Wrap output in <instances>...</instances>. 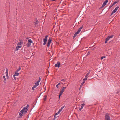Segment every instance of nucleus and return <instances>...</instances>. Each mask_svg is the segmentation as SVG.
Returning a JSON list of instances; mask_svg holds the SVG:
<instances>
[{"label": "nucleus", "instance_id": "obj_38", "mask_svg": "<svg viewBox=\"0 0 120 120\" xmlns=\"http://www.w3.org/2000/svg\"><path fill=\"white\" fill-rule=\"evenodd\" d=\"M116 4V2H113L112 4V5H114L115 4Z\"/></svg>", "mask_w": 120, "mask_h": 120}, {"label": "nucleus", "instance_id": "obj_22", "mask_svg": "<svg viewBox=\"0 0 120 120\" xmlns=\"http://www.w3.org/2000/svg\"><path fill=\"white\" fill-rule=\"evenodd\" d=\"M119 8V7L117 6L116 8L114 10L116 11L117 10L118 8Z\"/></svg>", "mask_w": 120, "mask_h": 120}, {"label": "nucleus", "instance_id": "obj_35", "mask_svg": "<svg viewBox=\"0 0 120 120\" xmlns=\"http://www.w3.org/2000/svg\"><path fill=\"white\" fill-rule=\"evenodd\" d=\"M26 39L28 41V40H29L30 39L29 38H26Z\"/></svg>", "mask_w": 120, "mask_h": 120}, {"label": "nucleus", "instance_id": "obj_9", "mask_svg": "<svg viewBox=\"0 0 120 120\" xmlns=\"http://www.w3.org/2000/svg\"><path fill=\"white\" fill-rule=\"evenodd\" d=\"M41 80L40 78L39 77V79L37 81V82L35 83L37 85H39V82H40Z\"/></svg>", "mask_w": 120, "mask_h": 120}, {"label": "nucleus", "instance_id": "obj_50", "mask_svg": "<svg viewBox=\"0 0 120 120\" xmlns=\"http://www.w3.org/2000/svg\"><path fill=\"white\" fill-rule=\"evenodd\" d=\"M58 114L57 113H56L55 114V116H56V115H58Z\"/></svg>", "mask_w": 120, "mask_h": 120}, {"label": "nucleus", "instance_id": "obj_28", "mask_svg": "<svg viewBox=\"0 0 120 120\" xmlns=\"http://www.w3.org/2000/svg\"><path fill=\"white\" fill-rule=\"evenodd\" d=\"M105 58V56H103L101 57V60H102L104 58Z\"/></svg>", "mask_w": 120, "mask_h": 120}, {"label": "nucleus", "instance_id": "obj_48", "mask_svg": "<svg viewBox=\"0 0 120 120\" xmlns=\"http://www.w3.org/2000/svg\"><path fill=\"white\" fill-rule=\"evenodd\" d=\"M83 81H85V80H86V78H85V79H83Z\"/></svg>", "mask_w": 120, "mask_h": 120}, {"label": "nucleus", "instance_id": "obj_27", "mask_svg": "<svg viewBox=\"0 0 120 120\" xmlns=\"http://www.w3.org/2000/svg\"><path fill=\"white\" fill-rule=\"evenodd\" d=\"M90 72V70L86 74V75L88 76L89 75Z\"/></svg>", "mask_w": 120, "mask_h": 120}, {"label": "nucleus", "instance_id": "obj_1", "mask_svg": "<svg viewBox=\"0 0 120 120\" xmlns=\"http://www.w3.org/2000/svg\"><path fill=\"white\" fill-rule=\"evenodd\" d=\"M29 107V105H28L25 107H24L22 110H21L19 112V115L20 116H22L25 114L28 111V108Z\"/></svg>", "mask_w": 120, "mask_h": 120}, {"label": "nucleus", "instance_id": "obj_42", "mask_svg": "<svg viewBox=\"0 0 120 120\" xmlns=\"http://www.w3.org/2000/svg\"><path fill=\"white\" fill-rule=\"evenodd\" d=\"M60 112V111L59 110L57 112V113L58 114Z\"/></svg>", "mask_w": 120, "mask_h": 120}, {"label": "nucleus", "instance_id": "obj_47", "mask_svg": "<svg viewBox=\"0 0 120 120\" xmlns=\"http://www.w3.org/2000/svg\"><path fill=\"white\" fill-rule=\"evenodd\" d=\"M106 41V40H105V43H107V41Z\"/></svg>", "mask_w": 120, "mask_h": 120}, {"label": "nucleus", "instance_id": "obj_14", "mask_svg": "<svg viewBox=\"0 0 120 120\" xmlns=\"http://www.w3.org/2000/svg\"><path fill=\"white\" fill-rule=\"evenodd\" d=\"M18 72H17L16 71L15 72V74L13 76H18L19 75V73H18Z\"/></svg>", "mask_w": 120, "mask_h": 120}, {"label": "nucleus", "instance_id": "obj_8", "mask_svg": "<svg viewBox=\"0 0 120 120\" xmlns=\"http://www.w3.org/2000/svg\"><path fill=\"white\" fill-rule=\"evenodd\" d=\"M108 2V0H106L103 3L102 5V7H104L105 5H106V4L107 3V2Z\"/></svg>", "mask_w": 120, "mask_h": 120}, {"label": "nucleus", "instance_id": "obj_46", "mask_svg": "<svg viewBox=\"0 0 120 120\" xmlns=\"http://www.w3.org/2000/svg\"><path fill=\"white\" fill-rule=\"evenodd\" d=\"M6 81L4 80V82L5 84H6V82L5 81Z\"/></svg>", "mask_w": 120, "mask_h": 120}, {"label": "nucleus", "instance_id": "obj_44", "mask_svg": "<svg viewBox=\"0 0 120 120\" xmlns=\"http://www.w3.org/2000/svg\"><path fill=\"white\" fill-rule=\"evenodd\" d=\"M34 88L33 87H32V90H34V88Z\"/></svg>", "mask_w": 120, "mask_h": 120}, {"label": "nucleus", "instance_id": "obj_45", "mask_svg": "<svg viewBox=\"0 0 120 120\" xmlns=\"http://www.w3.org/2000/svg\"><path fill=\"white\" fill-rule=\"evenodd\" d=\"M14 76V78L15 80H16V78L15 77V76Z\"/></svg>", "mask_w": 120, "mask_h": 120}, {"label": "nucleus", "instance_id": "obj_4", "mask_svg": "<svg viewBox=\"0 0 120 120\" xmlns=\"http://www.w3.org/2000/svg\"><path fill=\"white\" fill-rule=\"evenodd\" d=\"M66 88V87H63L62 89H61L59 93L60 94V95H62V93L65 90V89Z\"/></svg>", "mask_w": 120, "mask_h": 120}, {"label": "nucleus", "instance_id": "obj_32", "mask_svg": "<svg viewBox=\"0 0 120 120\" xmlns=\"http://www.w3.org/2000/svg\"><path fill=\"white\" fill-rule=\"evenodd\" d=\"M17 47L19 49L21 48V47H22V46L21 45H17Z\"/></svg>", "mask_w": 120, "mask_h": 120}, {"label": "nucleus", "instance_id": "obj_51", "mask_svg": "<svg viewBox=\"0 0 120 120\" xmlns=\"http://www.w3.org/2000/svg\"><path fill=\"white\" fill-rule=\"evenodd\" d=\"M119 92V91H117L116 92V93L117 94H118Z\"/></svg>", "mask_w": 120, "mask_h": 120}, {"label": "nucleus", "instance_id": "obj_7", "mask_svg": "<svg viewBox=\"0 0 120 120\" xmlns=\"http://www.w3.org/2000/svg\"><path fill=\"white\" fill-rule=\"evenodd\" d=\"M60 63L58 61L57 64H56L55 65V66L58 68L60 67Z\"/></svg>", "mask_w": 120, "mask_h": 120}, {"label": "nucleus", "instance_id": "obj_49", "mask_svg": "<svg viewBox=\"0 0 120 120\" xmlns=\"http://www.w3.org/2000/svg\"><path fill=\"white\" fill-rule=\"evenodd\" d=\"M58 84H57V85H56V87H57V88H58Z\"/></svg>", "mask_w": 120, "mask_h": 120}, {"label": "nucleus", "instance_id": "obj_43", "mask_svg": "<svg viewBox=\"0 0 120 120\" xmlns=\"http://www.w3.org/2000/svg\"><path fill=\"white\" fill-rule=\"evenodd\" d=\"M61 95H60V93H59V99H60V96Z\"/></svg>", "mask_w": 120, "mask_h": 120}, {"label": "nucleus", "instance_id": "obj_26", "mask_svg": "<svg viewBox=\"0 0 120 120\" xmlns=\"http://www.w3.org/2000/svg\"><path fill=\"white\" fill-rule=\"evenodd\" d=\"M21 68L20 67H19V68L18 69H17V70L16 71H17V72H18L19 71L21 70Z\"/></svg>", "mask_w": 120, "mask_h": 120}, {"label": "nucleus", "instance_id": "obj_17", "mask_svg": "<svg viewBox=\"0 0 120 120\" xmlns=\"http://www.w3.org/2000/svg\"><path fill=\"white\" fill-rule=\"evenodd\" d=\"M6 76L8 75V69L7 68L6 69V72H5Z\"/></svg>", "mask_w": 120, "mask_h": 120}, {"label": "nucleus", "instance_id": "obj_33", "mask_svg": "<svg viewBox=\"0 0 120 120\" xmlns=\"http://www.w3.org/2000/svg\"><path fill=\"white\" fill-rule=\"evenodd\" d=\"M90 54V52L89 51L87 53V54L86 55V56H87Z\"/></svg>", "mask_w": 120, "mask_h": 120}, {"label": "nucleus", "instance_id": "obj_16", "mask_svg": "<svg viewBox=\"0 0 120 120\" xmlns=\"http://www.w3.org/2000/svg\"><path fill=\"white\" fill-rule=\"evenodd\" d=\"M116 11L115 10H114L112 11L111 13V14L110 15V16H112V14L114 13H115L116 12Z\"/></svg>", "mask_w": 120, "mask_h": 120}, {"label": "nucleus", "instance_id": "obj_25", "mask_svg": "<svg viewBox=\"0 0 120 120\" xmlns=\"http://www.w3.org/2000/svg\"><path fill=\"white\" fill-rule=\"evenodd\" d=\"M28 42H30L31 43H32L33 42L31 39H30L29 40H28Z\"/></svg>", "mask_w": 120, "mask_h": 120}, {"label": "nucleus", "instance_id": "obj_2", "mask_svg": "<svg viewBox=\"0 0 120 120\" xmlns=\"http://www.w3.org/2000/svg\"><path fill=\"white\" fill-rule=\"evenodd\" d=\"M105 120H110V117L109 114L108 113H106L105 115Z\"/></svg>", "mask_w": 120, "mask_h": 120}, {"label": "nucleus", "instance_id": "obj_13", "mask_svg": "<svg viewBox=\"0 0 120 120\" xmlns=\"http://www.w3.org/2000/svg\"><path fill=\"white\" fill-rule=\"evenodd\" d=\"M85 83V81H83V82H82L81 83V84L80 85V87L79 88V90H80V89H81V87H82V86L83 84L84 83Z\"/></svg>", "mask_w": 120, "mask_h": 120}, {"label": "nucleus", "instance_id": "obj_52", "mask_svg": "<svg viewBox=\"0 0 120 120\" xmlns=\"http://www.w3.org/2000/svg\"><path fill=\"white\" fill-rule=\"evenodd\" d=\"M60 83H59L58 84V85H60Z\"/></svg>", "mask_w": 120, "mask_h": 120}, {"label": "nucleus", "instance_id": "obj_37", "mask_svg": "<svg viewBox=\"0 0 120 120\" xmlns=\"http://www.w3.org/2000/svg\"><path fill=\"white\" fill-rule=\"evenodd\" d=\"M58 1V0H53V1H54L56 2V3H57L58 2H57V1Z\"/></svg>", "mask_w": 120, "mask_h": 120}, {"label": "nucleus", "instance_id": "obj_34", "mask_svg": "<svg viewBox=\"0 0 120 120\" xmlns=\"http://www.w3.org/2000/svg\"><path fill=\"white\" fill-rule=\"evenodd\" d=\"M58 117L57 116H55V115L53 119L54 120H55V118L56 117Z\"/></svg>", "mask_w": 120, "mask_h": 120}, {"label": "nucleus", "instance_id": "obj_21", "mask_svg": "<svg viewBox=\"0 0 120 120\" xmlns=\"http://www.w3.org/2000/svg\"><path fill=\"white\" fill-rule=\"evenodd\" d=\"M38 86V85H37L36 84H35V85H34L33 86V87L34 88H36L37 87V86Z\"/></svg>", "mask_w": 120, "mask_h": 120}, {"label": "nucleus", "instance_id": "obj_29", "mask_svg": "<svg viewBox=\"0 0 120 120\" xmlns=\"http://www.w3.org/2000/svg\"><path fill=\"white\" fill-rule=\"evenodd\" d=\"M19 49V48L18 47H17L15 49V50L16 51L18 50Z\"/></svg>", "mask_w": 120, "mask_h": 120}, {"label": "nucleus", "instance_id": "obj_18", "mask_svg": "<svg viewBox=\"0 0 120 120\" xmlns=\"http://www.w3.org/2000/svg\"><path fill=\"white\" fill-rule=\"evenodd\" d=\"M65 106L64 105V106H63V107H61V108L59 110L61 112L62 110L63 109L64 107Z\"/></svg>", "mask_w": 120, "mask_h": 120}, {"label": "nucleus", "instance_id": "obj_53", "mask_svg": "<svg viewBox=\"0 0 120 120\" xmlns=\"http://www.w3.org/2000/svg\"><path fill=\"white\" fill-rule=\"evenodd\" d=\"M55 25H54V27L55 26Z\"/></svg>", "mask_w": 120, "mask_h": 120}, {"label": "nucleus", "instance_id": "obj_40", "mask_svg": "<svg viewBox=\"0 0 120 120\" xmlns=\"http://www.w3.org/2000/svg\"><path fill=\"white\" fill-rule=\"evenodd\" d=\"M119 1V0H117L116 1H115L116 2V3L118 2Z\"/></svg>", "mask_w": 120, "mask_h": 120}, {"label": "nucleus", "instance_id": "obj_15", "mask_svg": "<svg viewBox=\"0 0 120 120\" xmlns=\"http://www.w3.org/2000/svg\"><path fill=\"white\" fill-rule=\"evenodd\" d=\"M31 43H30V42H28L27 43V45H26L27 46V47H29L31 45Z\"/></svg>", "mask_w": 120, "mask_h": 120}, {"label": "nucleus", "instance_id": "obj_20", "mask_svg": "<svg viewBox=\"0 0 120 120\" xmlns=\"http://www.w3.org/2000/svg\"><path fill=\"white\" fill-rule=\"evenodd\" d=\"M38 22V21L37 19H36V21L35 22V24H37Z\"/></svg>", "mask_w": 120, "mask_h": 120}, {"label": "nucleus", "instance_id": "obj_10", "mask_svg": "<svg viewBox=\"0 0 120 120\" xmlns=\"http://www.w3.org/2000/svg\"><path fill=\"white\" fill-rule=\"evenodd\" d=\"M23 44V42L22 40H20V42H19L18 44L17 45H21Z\"/></svg>", "mask_w": 120, "mask_h": 120}, {"label": "nucleus", "instance_id": "obj_19", "mask_svg": "<svg viewBox=\"0 0 120 120\" xmlns=\"http://www.w3.org/2000/svg\"><path fill=\"white\" fill-rule=\"evenodd\" d=\"M77 34H77L76 33H75V34H74V36L73 37V39H74L76 37V36L77 35Z\"/></svg>", "mask_w": 120, "mask_h": 120}, {"label": "nucleus", "instance_id": "obj_23", "mask_svg": "<svg viewBox=\"0 0 120 120\" xmlns=\"http://www.w3.org/2000/svg\"><path fill=\"white\" fill-rule=\"evenodd\" d=\"M109 38V39L110 38H112L113 37V35H111V36H108Z\"/></svg>", "mask_w": 120, "mask_h": 120}, {"label": "nucleus", "instance_id": "obj_12", "mask_svg": "<svg viewBox=\"0 0 120 120\" xmlns=\"http://www.w3.org/2000/svg\"><path fill=\"white\" fill-rule=\"evenodd\" d=\"M47 98V95H45L43 97V100L44 101H46Z\"/></svg>", "mask_w": 120, "mask_h": 120}, {"label": "nucleus", "instance_id": "obj_36", "mask_svg": "<svg viewBox=\"0 0 120 120\" xmlns=\"http://www.w3.org/2000/svg\"><path fill=\"white\" fill-rule=\"evenodd\" d=\"M61 81H66V80L64 79H63L61 80Z\"/></svg>", "mask_w": 120, "mask_h": 120}, {"label": "nucleus", "instance_id": "obj_31", "mask_svg": "<svg viewBox=\"0 0 120 120\" xmlns=\"http://www.w3.org/2000/svg\"><path fill=\"white\" fill-rule=\"evenodd\" d=\"M88 75H86L85 76V78H86V80H87V76Z\"/></svg>", "mask_w": 120, "mask_h": 120}, {"label": "nucleus", "instance_id": "obj_24", "mask_svg": "<svg viewBox=\"0 0 120 120\" xmlns=\"http://www.w3.org/2000/svg\"><path fill=\"white\" fill-rule=\"evenodd\" d=\"M109 39V37L108 36L107 38L105 39V40L106 41H108Z\"/></svg>", "mask_w": 120, "mask_h": 120}, {"label": "nucleus", "instance_id": "obj_5", "mask_svg": "<svg viewBox=\"0 0 120 120\" xmlns=\"http://www.w3.org/2000/svg\"><path fill=\"white\" fill-rule=\"evenodd\" d=\"M52 40L50 38H49L48 41V43L47 44V45L48 47H49L50 45V43L51 42Z\"/></svg>", "mask_w": 120, "mask_h": 120}, {"label": "nucleus", "instance_id": "obj_3", "mask_svg": "<svg viewBox=\"0 0 120 120\" xmlns=\"http://www.w3.org/2000/svg\"><path fill=\"white\" fill-rule=\"evenodd\" d=\"M48 36V35H46L45 37V38L43 39L44 43L43 45H45L46 43V42L47 40V37Z\"/></svg>", "mask_w": 120, "mask_h": 120}, {"label": "nucleus", "instance_id": "obj_41", "mask_svg": "<svg viewBox=\"0 0 120 120\" xmlns=\"http://www.w3.org/2000/svg\"><path fill=\"white\" fill-rule=\"evenodd\" d=\"M60 112V111L59 110L57 112V113L58 114Z\"/></svg>", "mask_w": 120, "mask_h": 120}, {"label": "nucleus", "instance_id": "obj_30", "mask_svg": "<svg viewBox=\"0 0 120 120\" xmlns=\"http://www.w3.org/2000/svg\"><path fill=\"white\" fill-rule=\"evenodd\" d=\"M3 78L4 79V81H6V79L5 78V76H4L3 77Z\"/></svg>", "mask_w": 120, "mask_h": 120}, {"label": "nucleus", "instance_id": "obj_6", "mask_svg": "<svg viewBox=\"0 0 120 120\" xmlns=\"http://www.w3.org/2000/svg\"><path fill=\"white\" fill-rule=\"evenodd\" d=\"M83 27V25L81 27L79 28L78 30L77 31V32L75 33L78 34L81 31V30L82 28Z\"/></svg>", "mask_w": 120, "mask_h": 120}, {"label": "nucleus", "instance_id": "obj_11", "mask_svg": "<svg viewBox=\"0 0 120 120\" xmlns=\"http://www.w3.org/2000/svg\"><path fill=\"white\" fill-rule=\"evenodd\" d=\"M85 104L84 103L82 104V106L81 108L79 109V110L80 111H81V110L82 109L84 106L85 105Z\"/></svg>", "mask_w": 120, "mask_h": 120}, {"label": "nucleus", "instance_id": "obj_39", "mask_svg": "<svg viewBox=\"0 0 120 120\" xmlns=\"http://www.w3.org/2000/svg\"><path fill=\"white\" fill-rule=\"evenodd\" d=\"M113 6V5H112V4L109 7V8L110 9V8H111Z\"/></svg>", "mask_w": 120, "mask_h": 120}]
</instances>
